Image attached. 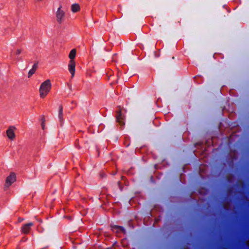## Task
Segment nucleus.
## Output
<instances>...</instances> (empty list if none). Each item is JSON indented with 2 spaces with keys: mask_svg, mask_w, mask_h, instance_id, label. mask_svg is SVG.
<instances>
[{
  "mask_svg": "<svg viewBox=\"0 0 249 249\" xmlns=\"http://www.w3.org/2000/svg\"><path fill=\"white\" fill-rule=\"evenodd\" d=\"M123 108L120 107H118L116 111V122L120 124L121 126H123L124 124V116L123 114L122 111Z\"/></svg>",
  "mask_w": 249,
  "mask_h": 249,
  "instance_id": "3",
  "label": "nucleus"
},
{
  "mask_svg": "<svg viewBox=\"0 0 249 249\" xmlns=\"http://www.w3.org/2000/svg\"><path fill=\"white\" fill-rule=\"evenodd\" d=\"M72 104H75V102L74 101H72L71 102Z\"/></svg>",
  "mask_w": 249,
  "mask_h": 249,
  "instance_id": "16",
  "label": "nucleus"
},
{
  "mask_svg": "<svg viewBox=\"0 0 249 249\" xmlns=\"http://www.w3.org/2000/svg\"><path fill=\"white\" fill-rule=\"evenodd\" d=\"M38 62H35L33 65L32 69L29 71L28 74V77H31L36 71L38 68Z\"/></svg>",
  "mask_w": 249,
  "mask_h": 249,
  "instance_id": "10",
  "label": "nucleus"
},
{
  "mask_svg": "<svg viewBox=\"0 0 249 249\" xmlns=\"http://www.w3.org/2000/svg\"><path fill=\"white\" fill-rule=\"evenodd\" d=\"M33 225L34 224L32 222L23 225L21 228V232L24 234H29L31 228Z\"/></svg>",
  "mask_w": 249,
  "mask_h": 249,
  "instance_id": "8",
  "label": "nucleus"
},
{
  "mask_svg": "<svg viewBox=\"0 0 249 249\" xmlns=\"http://www.w3.org/2000/svg\"><path fill=\"white\" fill-rule=\"evenodd\" d=\"M52 84L51 81L47 79L43 82L40 85L39 92V96L41 98H45L51 89Z\"/></svg>",
  "mask_w": 249,
  "mask_h": 249,
  "instance_id": "1",
  "label": "nucleus"
},
{
  "mask_svg": "<svg viewBox=\"0 0 249 249\" xmlns=\"http://www.w3.org/2000/svg\"><path fill=\"white\" fill-rule=\"evenodd\" d=\"M41 126H42V128L43 129H44V127H45V124L44 122H42V124H41Z\"/></svg>",
  "mask_w": 249,
  "mask_h": 249,
  "instance_id": "14",
  "label": "nucleus"
},
{
  "mask_svg": "<svg viewBox=\"0 0 249 249\" xmlns=\"http://www.w3.org/2000/svg\"><path fill=\"white\" fill-rule=\"evenodd\" d=\"M16 128L14 126H10L6 131V134L8 138L11 140H13L16 137L15 131Z\"/></svg>",
  "mask_w": 249,
  "mask_h": 249,
  "instance_id": "6",
  "label": "nucleus"
},
{
  "mask_svg": "<svg viewBox=\"0 0 249 249\" xmlns=\"http://www.w3.org/2000/svg\"><path fill=\"white\" fill-rule=\"evenodd\" d=\"M71 11L74 12H77L80 10V6L78 4H73L71 7Z\"/></svg>",
  "mask_w": 249,
  "mask_h": 249,
  "instance_id": "11",
  "label": "nucleus"
},
{
  "mask_svg": "<svg viewBox=\"0 0 249 249\" xmlns=\"http://www.w3.org/2000/svg\"><path fill=\"white\" fill-rule=\"evenodd\" d=\"M118 185L119 187V188L120 189L121 191H122L123 190V187L121 185V182L120 181H118Z\"/></svg>",
  "mask_w": 249,
  "mask_h": 249,
  "instance_id": "13",
  "label": "nucleus"
},
{
  "mask_svg": "<svg viewBox=\"0 0 249 249\" xmlns=\"http://www.w3.org/2000/svg\"><path fill=\"white\" fill-rule=\"evenodd\" d=\"M124 179H125V177H124L122 176V180H124Z\"/></svg>",
  "mask_w": 249,
  "mask_h": 249,
  "instance_id": "15",
  "label": "nucleus"
},
{
  "mask_svg": "<svg viewBox=\"0 0 249 249\" xmlns=\"http://www.w3.org/2000/svg\"><path fill=\"white\" fill-rule=\"evenodd\" d=\"M76 50H71L69 54V57L70 59L69 65L68 69L69 72L71 73V77H73L75 74V63L74 59L76 56Z\"/></svg>",
  "mask_w": 249,
  "mask_h": 249,
  "instance_id": "2",
  "label": "nucleus"
},
{
  "mask_svg": "<svg viewBox=\"0 0 249 249\" xmlns=\"http://www.w3.org/2000/svg\"><path fill=\"white\" fill-rule=\"evenodd\" d=\"M58 118L59 120V122L60 123V124L62 125L64 123V118H63V106L62 105H60L58 109Z\"/></svg>",
  "mask_w": 249,
  "mask_h": 249,
  "instance_id": "9",
  "label": "nucleus"
},
{
  "mask_svg": "<svg viewBox=\"0 0 249 249\" xmlns=\"http://www.w3.org/2000/svg\"><path fill=\"white\" fill-rule=\"evenodd\" d=\"M16 180V175L14 173H11L6 179L5 184L4 186V190L8 188L11 184Z\"/></svg>",
  "mask_w": 249,
  "mask_h": 249,
  "instance_id": "4",
  "label": "nucleus"
},
{
  "mask_svg": "<svg viewBox=\"0 0 249 249\" xmlns=\"http://www.w3.org/2000/svg\"><path fill=\"white\" fill-rule=\"evenodd\" d=\"M101 175L102 176V177H104V174H101Z\"/></svg>",
  "mask_w": 249,
  "mask_h": 249,
  "instance_id": "17",
  "label": "nucleus"
},
{
  "mask_svg": "<svg viewBox=\"0 0 249 249\" xmlns=\"http://www.w3.org/2000/svg\"><path fill=\"white\" fill-rule=\"evenodd\" d=\"M21 52H22V50L20 49H17L15 53V54L17 55H19L21 53Z\"/></svg>",
  "mask_w": 249,
  "mask_h": 249,
  "instance_id": "12",
  "label": "nucleus"
},
{
  "mask_svg": "<svg viewBox=\"0 0 249 249\" xmlns=\"http://www.w3.org/2000/svg\"><path fill=\"white\" fill-rule=\"evenodd\" d=\"M111 230L116 233H123L125 234L126 231L124 228L120 226L111 225L110 226Z\"/></svg>",
  "mask_w": 249,
  "mask_h": 249,
  "instance_id": "7",
  "label": "nucleus"
},
{
  "mask_svg": "<svg viewBox=\"0 0 249 249\" xmlns=\"http://www.w3.org/2000/svg\"><path fill=\"white\" fill-rule=\"evenodd\" d=\"M65 13L63 10L61 9L60 6L57 9L56 13V20L57 22L61 24L64 20Z\"/></svg>",
  "mask_w": 249,
  "mask_h": 249,
  "instance_id": "5",
  "label": "nucleus"
}]
</instances>
